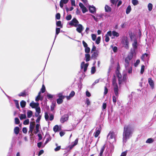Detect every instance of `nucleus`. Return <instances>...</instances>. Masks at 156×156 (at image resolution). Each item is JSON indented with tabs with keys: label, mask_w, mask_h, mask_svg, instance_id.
<instances>
[{
	"label": "nucleus",
	"mask_w": 156,
	"mask_h": 156,
	"mask_svg": "<svg viewBox=\"0 0 156 156\" xmlns=\"http://www.w3.org/2000/svg\"><path fill=\"white\" fill-rule=\"evenodd\" d=\"M132 133V127L130 125H125L124 128L123 136V138L126 140L131 136Z\"/></svg>",
	"instance_id": "nucleus-1"
},
{
	"label": "nucleus",
	"mask_w": 156,
	"mask_h": 156,
	"mask_svg": "<svg viewBox=\"0 0 156 156\" xmlns=\"http://www.w3.org/2000/svg\"><path fill=\"white\" fill-rule=\"evenodd\" d=\"M133 53H131L125 59V68H127L128 66H129L130 61L133 58Z\"/></svg>",
	"instance_id": "nucleus-2"
},
{
	"label": "nucleus",
	"mask_w": 156,
	"mask_h": 156,
	"mask_svg": "<svg viewBox=\"0 0 156 156\" xmlns=\"http://www.w3.org/2000/svg\"><path fill=\"white\" fill-rule=\"evenodd\" d=\"M79 22L76 18H73L69 23V24L71 26H73L75 27H77Z\"/></svg>",
	"instance_id": "nucleus-3"
},
{
	"label": "nucleus",
	"mask_w": 156,
	"mask_h": 156,
	"mask_svg": "<svg viewBox=\"0 0 156 156\" xmlns=\"http://www.w3.org/2000/svg\"><path fill=\"white\" fill-rule=\"evenodd\" d=\"M122 44L125 45L124 47L125 48H129V42L126 37H124L122 41Z\"/></svg>",
	"instance_id": "nucleus-4"
},
{
	"label": "nucleus",
	"mask_w": 156,
	"mask_h": 156,
	"mask_svg": "<svg viewBox=\"0 0 156 156\" xmlns=\"http://www.w3.org/2000/svg\"><path fill=\"white\" fill-rule=\"evenodd\" d=\"M35 125V122H31L30 124V130L29 131V133H30V132L31 134H30V136H32L33 135V134H32V133L33 130V129L34 128V126Z\"/></svg>",
	"instance_id": "nucleus-5"
},
{
	"label": "nucleus",
	"mask_w": 156,
	"mask_h": 156,
	"mask_svg": "<svg viewBox=\"0 0 156 156\" xmlns=\"http://www.w3.org/2000/svg\"><path fill=\"white\" fill-rule=\"evenodd\" d=\"M92 54L91 55V58L93 59H96L99 54V51L96 50L94 52H92Z\"/></svg>",
	"instance_id": "nucleus-6"
},
{
	"label": "nucleus",
	"mask_w": 156,
	"mask_h": 156,
	"mask_svg": "<svg viewBox=\"0 0 156 156\" xmlns=\"http://www.w3.org/2000/svg\"><path fill=\"white\" fill-rule=\"evenodd\" d=\"M68 118L69 115L68 114H65L60 119V121L61 122L63 123L67 121L68 120Z\"/></svg>",
	"instance_id": "nucleus-7"
},
{
	"label": "nucleus",
	"mask_w": 156,
	"mask_h": 156,
	"mask_svg": "<svg viewBox=\"0 0 156 156\" xmlns=\"http://www.w3.org/2000/svg\"><path fill=\"white\" fill-rule=\"evenodd\" d=\"M88 65L89 64L88 63H86V64H85V62H83L81 63V69H82L84 67L83 71L84 72H85L87 69V68Z\"/></svg>",
	"instance_id": "nucleus-8"
},
{
	"label": "nucleus",
	"mask_w": 156,
	"mask_h": 156,
	"mask_svg": "<svg viewBox=\"0 0 156 156\" xmlns=\"http://www.w3.org/2000/svg\"><path fill=\"white\" fill-rule=\"evenodd\" d=\"M78 27L76 29V30L79 33H81L83 29V27L81 24H78Z\"/></svg>",
	"instance_id": "nucleus-9"
},
{
	"label": "nucleus",
	"mask_w": 156,
	"mask_h": 156,
	"mask_svg": "<svg viewBox=\"0 0 156 156\" xmlns=\"http://www.w3.org/2000/svg\"><path fill=\"white\" fill-rule=\"evenodd\" d=\"M65 96L63 95L59 96V98L57 100V102L58 104H61L63 101V99L64 98Z\"/></svg>",
	"instance_id": "nucleus-10"
},
{
	"label": "nucleus",
	"mask_w": 156,
	"mask_h": 156,
	"mask_svg": "<svg viewBox=\"0 0 156 156\" xmlns=\"http://www.w3.org/2000/svg\"><path fill=\"white\" fill-rule=\"evenodd\" d=\"M112 84L114 87H118V84L116 82V76L114 75L112 78Z\"/></svg>",
	"instance_id": "nucleus-11"
},
{
	"label": "nucleus",
	"mask_w": 156,
	"mask_h": 156,
	"mask_svg": "<svg viewBox=\"0 0 156 156\" xmlns=\"http://www.w3.org/2000/svg\"><path fill=\"white\" fill-rule=\"evenodd\" d=\"M115 133L114 132H110L108 135L109 139H111L115 138Z\"/></svg>",
	"instance_id": "nucleus-12"
},
{
	"label": "nucleus",
	"mask_w": 156,
	"mask_h": 156,
	"mask_svg": "<svg viewBox=\"0 0 156 156\" xmlns=\"http://www.w3.org/2000/svg\"><path fill=\"white\" fill-rule=\"evenodd\" d=\"M148 82L150 85L152 89L154 88V83L153 81L152 80L151 78H150L148 79Z\"/></svg>",
	"instance_id": "nucleus-13"
},
{
	"label": "nucleus",
	"mask_w": 156,
	"mask_h": 156,
	"mask_svg": "<svg viewBox=\"0 0 156 156\" xmlns=\"http://www.w3.org/2000/svg\"><path fill=\"white\" fill-rule=\"evenodd\" d=\"M78 141V139H76L73 142V144L72 145H69L68 146V147L69 148V150H71L77 144Z\"/></svg>",
	"instance_id": "nucleus-14"
},
{
	"label": "nucleus",
	"mask_w": 156,
	"mask_h": 156,
	"mask_svg": "<svg viewBox=\"0 0 156 156\" xmlns=\"http://www.w3.org/2000/svg\"><path fill=\"white\" fill-rule=\"evenodd\" d=\"M69 0H61L60 2V6L61 8L63 7V4H66L67 3Z\"/></svg>",
	"instance_id": "nucleus-15"
},
{
	"label": "nucleus",
	"mask_w": 156,
	"mask_h": 156,
	"mask_svg": "<svg viewBox=\"0 0 156 156\" xmlns=\"http://www.w3.org/2000/svg\"><path fill=\"white\" fill-rule=\"evenodd\" d=\"M39 105V104L38 103H34L33 102H31L30 103V105L32 108H35L37 107H38Z\"/></svg>",
	"instance_id": "nucleus-16"
},
{
	"label": "nucleus",
	"mask_w": 156,
	"mask_h": 156,
	"mask_svg": "<svg viewBox=\"0 0 156 156\" xmlns=\"http://www.w3.org/2000/svg\"><path fill=\"white\" fill-rule=\"evenodd\" d=\"M45 137H46V141L44 143V144H47L49 141H50L51 140V138L49 134H46L45 135Z\"/></svg>",
	"instance_id": "nucleus-17"
},
{
	"label": "nucleus",
	"mask_w": 156,
	"mask_h": 156,
	"mask_svg": "<svg viewBox=\"0 0 156 156\" xmlns=\"http://www.w3.org/2000/svg\"><path fill=\"white\" fill-rule=\"evenodd\" d=\"M113 89L115 95L117 98H118L119 95L118 87H114Z\"/></svg>",
	"instance_id": "nucleus-18"
},
{
	"label": "nucleus",
	"mask_w": 156,
	"mask_h": 156,
	"mask_svg": "<svg viewBox=\"0 0 156 156\" xmlns=\"http://www.w3.org/2000/svg\"><path fill=\"white\" fill-rule=\"evenodd\" d=\"M132 46L133 48V50L134 52L136 49L137 47V42L136 40H135L134 41V42L132 44Z\"/></svg>",
	"instance_id": "nucleus-19"
},
{
	"label": "nucleus",
	"mask_w": 156,
	"mask_h": 156,
	"mask_svg": "<svg viewBox=\"0 0 156 156\" xmlns=\"http://www.w3.org/2000/svg\"><path fill=\"white\" fill-rule=\"evenodd\" d=\"M105 145L103 146L101 148L100 150V153L99 154V156H103V154L105 150Z\"/></svg>",
	"instance_id": "nucleus-20"
},
{
	"label": "nucleus",
	"mask_w": 156,
	"mask_h": 156,
	"mask_svg": "<svg viewBox=\"0 0 156 156\" xmlns=\"http://www.w3.org/2000/svg\"><path fill=\"white\" fill-rule=\"evenodd\" d=\"M126 70L127 71L129 74L131 73L132 72V68L131 66H128L127 68H125Z\"/></svg>",
	"instance_id": "nucleus-21"
},
{
	"label": "nucleus",
	"mask_w": 156,
	"mask_h": 156,
	"mask_svg": "<svg viewBox=\"0 0 156 156\" xmlns=\"http://www.w3.org/2000/svg\"><path fill=\"white\" fill-rule=\"evenodd\" d=\"M14 133L16 134V135L18 134L20 132L19 128L18 126L15 127L14 129Z\"/></svg>",
	"instance_id": "nucleus-22"
},
{
	"label": "nucleus",
	"mask_w": 156,
	"mask_h": 156,
	"mask_svg": "<svg viewBox=\"0 0 156 156\" xmlns=\"http://www.w3.org/2000/svg\"><path fill=\"white\" fill-rule=\"evenodd\" d=\"M89 9L91 13H94L96 11V8L94 6H90L89 7Z\"/></svg>",
	"instance_id": "nucleus-23"
},
{
	"label": "nucleus",
	"mask_w": 156,
	"mask_h": 156,
	"mask_svg": "<svg viewBox=\"0 0 156 156\" xmlns=\"http://www.w3.org/2000/svg\"><path fill=\"white\" fill-rule=\"evenodd\" d=\"M105 9L106 12H110L111 11V8L108 5H106L105 7Z\"/></svg>",
	"instance_id": "nucleus-24"
},
{
	"label": "nucleus",
	"mask_w": 156,
	"mask_h": 156,
	"mask_svg": "<svg viewBox=\"0 0 156 156\" xmlns=\"http://www.w3.org/2000/svg\"><path fill=\"white\" fill-rule=\"evenodd\" d=\"M127 75L126 73H124L123 75L122 78L123 82L126 83L127 80Z\"/></svg>",
	"instance_id": "nucleus-25"
},
{
	"label": "nucleus",
	"mask_w": 156,
	"mask_h": 156,
	"mask_svg": "<svg viewBox=\"0 0 156 156\" xmlns=\"http://www.w3.org/2000/svg\"><path fill=\"white\" fill-rule=\"evenodd\" d=\"M85 58L86 61L87 62L90 60V54H85Z\"/></svg>",
	"instance_id": "nucleus-26"
},
{
	"label": "nucleus",
	"mask_w": 156,
	"mask_h": 156,
	"mask_svg": "<svg viewBox=\"0 0 156 156\" xmlns=\"http://www.w3.org/2000/svg\"><path fill=\"white\" fill-rule=\"evenodd\" d=\"M33 115V112L31 110H28L27 112V116L28 118H30Z\"/></svg>",
	"instance_id": "nucleus-27"
},
{
	"label": "nucleus",
	"mask_w": 156,
	"mask_h": 156,
	"mask_svg": "<svg viewBox=\"0 0 156 156\" xmlns=\"http://www.w3.org/2000/svg\"><path fill=\"white\" fill-rule=\"evenodd\" d=\"M26 95V90H24L23 92L20 93L19 94L18 96L20 97H25Z\"/></svg>",
	"instance_id": "nucleus-28"
},
{
	"label": "nucleus",
	"mask_w": 156,
	"mask_h": 156,
	"mask_svg": "<svg viewBox=\"0 0 156 156\" xmlns=\"http://www.w3.org/2000/svg\"><path fill=\"white\" fill-rule=\"evenodd\" d=\"M100 133V130L98 129L94 133V137L96 138L98 137Z\"/></svg>",
	"instance_id": "nucleus-29"
},
{
	"label": "nucleus",
	"mask_w": 156,
	"mask_h": 156,
	"mask_svg": "<svg viewBox=\"0 0 156 156\" xmlns=\"http://www.w3.org/2000/svg\"><path fill=\"white\" fill-rule=\"evenodd\" d=\"M26 102L25 101L23 100L22 101L20 102L21 107L22 108H24L26 105Z\"/></svg>",
	"instance_id": "nucleus-30"
},
{
	"label": "nucleus",
	"mask_w": 156,
	"mask_h": 156,
	"mask_svg": "<svg viewBox=\"0 0 156 156\" xmlns=\"http://www.w3.org/2000/svg\"><path fill=\"white\" fill-rule=\"evenodd\" d=\"M75 94V93L74 91H72L70 93V94L69 95V96L67 97V99H70L69 97H73V96H74Z\"/></svg>",
	"instance_id": "nucleus-31"
},
{
	"label": "nucleus",
	"mask_w": 156,
	"mask_h": 156,
	"mask_svg": "<svg viewBox=\"0 0 156 156\" xmlns=\"http://www.w3.org/2000/svg\"><path fill=\"white\" fill-rule=\"evenodd\" d=\"M56 25L57 27H60L61 28H62L63 25L61 23V21H57L56 23Z\"/></svg>",
	"instance_id": "nucleus-32"
},
{
	"label": "nucleus",
	"mask_w": 156,
	"mask_h": 156,
	"mask_svg": "<svg viewBox=\"0 0 156 156\" xmlns=\"http://www.w3.org/2000/svg\"><path fill=\"white\" fill-rule=\"evenodd\" d=\"M40 125L38 124H37L36 125V131L34 132L35 134H37L39 132V127Z\"/></svg>",
	"instance_id": "nucleus-33"
},
{
	"label": "nucleus",
	"mask_w": 156,
	"mask_h": 156,
	"mask_svg": "<svg viewBox=\"0 0 156 156\" xmlns=\"http://www.w3.org/2000/svg\"><path fill=\"white\" fill-rule=\"evenodd\" d=\"M131 10V7L130 5L128 6L126 8V13L127 14H129Z\"/></svg>",
	"instance_id": "nucleus-34"
},
{
	"label": "nucleus",
	"mask_w": 156,
	"mask_h": 156,
	"mask_svg": "<svg viewBox=\"0 0 156 156\" xmlns=\"http://www.w3.org/2000/svg\"><path fill=\"white\" fill-rule=\"evenodd\" d=\"M14 101L15 102L16 106V107L18 108L19 109L20 108L19 105V102L18 101L16 100H14Z\"/></svg>",
	"instance_id": "nucleus-35"
},
{
	"label": "nucleus",
	"mask_w": 156,
	"mask_h": 156,
	"mask_svg": "<svg viewBox=\"0 0 156 156\" xmlns=\"http://www.w3.org/2000/svg\"><path fill=\"white\" fill-rule=\"evenodd\" d=\"M20 118V120H22L24 119H26V115L25 114H21Z\"/></svg>",
	"instance_id": "nucleus-36"
},
{
	"label": "nucleus",
	"mask_w": 156,
	"mask_h": 156,
	"mask_svg": "<svg viewBox=\"0 0 156 156\" xmlns=\"http://www.w3.org/2000/svg\"><path fill=\"white\" fill-rule=\"evenodd\" d=\"M59 126L58 125L55 126L53 127L54 131L56 132L58 131Z\"/></svg>",
	"instance_id": "nucleus-37"
},
{
	"label": "nucleus",
	"mask_w": 156,
	"mask_h": 156,
	"mask_svg": "<svg viewBox=\"0 0 156 156\" xmlns=\"http://www.w3.org/2000/svg\"><path fill=\"white\" fill-rule=\"evenodd\" d=\"M153 5L151 3H149L148 5V8L149 11H151L152 9Z\"/></svg>",
	"instance_id": "nucleus-38"
},
{
	"label": "nucleus",
	"mask_w": 156,
	"mask_h": 156,
	"mask_svg": "<svg viewBox=\"0 0 156 156\" xmlns=\"http://www.w3.org/2000/svg\"><path fill=\"white\" fill-rule=\"evenodd\" d=\"M96 72L95 67L94 66L92 67L91 69V74H94Z\"/></svg>",
	"instance_id": "nucleus-39"
},
{
	"label": "nucleus",
	"mask_w": 156,
	"mask_h": 156,
	"mask_svg": "<svg viewBox=\"0 0 156 156\" xmlns=\"http://www.w3.org/2000/svg\"><path fill=\"white\" fill-rule=\"evenodd\" d=\"M112 35L114 36H116L118 37L119 36V34L117 32L115 31H112Z\"/></svg>",
	"instance_id": "nucleus-40"
},
{
	"label": "nucleus",
	"mask_w": 156,
	"mask_h": 156,
	"mask_svg": "<svg viewBox=\"0 0 156 156\" xmlns=\"http://www.w3.org/2000/svg\"><path fill=\"white\" fill-rule=\"evenodd\" d=\"M45 86L44 84H43L42 86V87L41 88V92L42 93H44L45 91Z\"/></svg>",
	"instance_id": "nucleus-41"
},
{
	"label": "nucleus",
	"mask_w": 156,
	"mask_h": 156,
	"mask_svg": "<svg viewBox=\"0 0 156 156\" xmlns=\"http://www.w3.org/2000/svg\"><path fill=\"white\" fill-rule=\"evenodd\" d=\"M153 141L154 140L153 139L150 138L147 139V140L146 141V143H151L153 142Z\"/></svg>",
	"instance_id": "nucleus-42"
},
{
	"label": "nucleus",
	"mask_w": 156,
	"mask_h": 156,
	"mask_svg": "<svg viewBox=\"0 0 156 156\" xmlns=\"http://www.w3.org/2000/svg\"><path fill=\"white\" fill-rule=\"evenodd\" d=\"M145 66L144 65H143L141 66V70H140V73L143 74L144 71Z\"/></svg>",
	"instance_id": "nucleus-43"
},
{
	"label": "nucleus",
	"mask_w": 156,
	"mask_h": 156,
	"mask_svg": "<svg viewBox=\"0 0 156 156\" xmlns=\"http://www.w3.org/2000/svg\"><path fill=\"white\" fill-rule=\"evenodd\" d=\"M85 52L86 53H88L90 52V48L89 47H87L85 48Z\"/></svg>",
	"instance_id": "nucleus-44"
},
{
	"label": "nucleus",
	"mask_w": 156,
	"mask_h": 156,
	"mask_svg": "<svg viewBox=\"0 0 156 156\" xmlns=\"http://www.w3.org/2000/svg\"><path fill=\"white\" fill-rule=\"evenodd\" d=\"M118 83L120 85L121 83H123L122 82V76H121L120 77L118 78Z\"/></svg>",
	"instance_id": "nucleus-45"
},
{
	"label": "nucleus",
	"mask_w": 156,
	"mask_h": 156,
	"mask_svg": "<svg viewBox=\"0 0 156 156\" xmlns=\"http://www.w3.org/2000/svg\"><path fill=\"white\" fill-rule=\"evenodd\" d=\"M15 123L16 124H18L20 123V121L18 118L16 117L15 119Z\"/></svg>",
	"instance_id": "nucleus-46"
},
{
	"label": "nucleus",
	"mask_w": 156,
	"mask_h": 156,
	"mask_svg": "<svg viewBox=\"0 0 156 156\" xmlns=\"http://www.w3.org/2000/svg\"><path fill=\"white\" fill-rule=\"evenodd\" d=\"M115 73L118 78L120 77L121 76H122L121 74V73H120L119 71H116Z\"/></svg>",
	"instance_id": "nucleus-47"
},
{
	"label": "nucleus",
	"mask_w": 156,
	"mask_h": 156,
	"mask_svg": "<svg viewBox=\"0 0 156 156\" xmlns=\"http://www.w3.org/2000/svg\"><path fill=\"white\" fill-rule=\"evenodd\" d=\"M117 97H116L115 96H112V101L115 104L116 102V99L117 98Z\"/></svg>",
	"instance_id": "nucleus-48"
},
{
	"label": "nucleus",
	"mask_w": 156,
	"mask_h": 156,
	"mask_svg": "<svg viewBox=\"0 0 156 156\" xmlns=\"http://www.w3.org/2000/svg\"><path fill=\"white\" fill-rule=\"evenodd\" d=\"M117 0H110V1L111 3L114 5H116L117 2L118 1H117Z\"/></svg>",
	"instance_id": "nucleus-49"
},
{
	"label": "nucleus",
	"mask_w": 156,
	"mask_h": 156,
	"mask_svg": "<svg viewBox=\"0 0 156 156\" xmlns=\"http://www.w3.org/2000/svg\"><path fill=\"white\" fill-rule=\"evenodd\" d=\"M132 3L133 5H135L138 4V2L137 0H133L132 1Z\"/></svg>",
	"instance_id": "nucleus-50"
},
{
	"label": "nucleus",
	"mask_w": 156,
	"mask_h": 156,
	"mask_svg": "<svg viewBox=\"0 0 156 156\" xmlns=\"http://www.w3.org/2000/svg\"><path fill=\"white\" fill-rule=\"evenodd\" d=\"M29 123V120L28 119H27L25 120L23 122V124L24 125H28Z\"/></svg>",
	"instance_id": "nucleus-51"
},
{
	"label": "nucleus",
	"mask_w": 156,
	"mask_h": 156,
	"mask_svg": "<svg viewBox=\"0 0 156 156\" xmlns=\"http://www.w3.org/2000/svg\"><path fill=\"white\" fill-rule=\"evenodd\" d=\"M101 39V38L100 37H98L97 40L96 41V43L97 44H99L100 43Z\"/></svg>",
	"instance_id": "nucleus-52"
},
{
	"label": "nucleus",
	"mask_w": 156,
	"mask_h": 156,
	"mask_svg": "<svg viewBox=\"0 0 156 156\" xmlns=\"http://www.w3.org/2000/svg\"><path fill=\"white\" fill-rule=\"evenodd\" d=\"M104 88L105 89L104 94V95H106L107 94L108 92V89L106 86Z\"/></svg>",
	"instance_id": "nucleus-53"
},
{
	"label": "nucleus",
	"mask_w": 156,
	"mask_h": 156,
	"mask_svg": "<svg viewBox=\"0 0 156 156\" xmlns=\"http://www.w3.org/2000/svg\"><path fill=\"white\" fill-rule=\"evenodd\" d=\"M71 18L72 16L71 14L67 16L66 18V20H69L71 19Z\"/></svg>",
	"instance_id": "nucleus-54"
},
{
	"label": "nucleus",
	"mask_w": 156,
	"mask_h": 156,
	"mask_svg": "<svg viewBox=\"0 0 156 156\" xmlns=\"http://www.w3.org/2000/svg\"><path fill=\"white\" fill-rule=\"evenodd\" d=\"M61 16L59 13H57L55 16V18L57 20H59L60 19Z\"/></svg>",
	"instance_id": "nucleus-55"
},
{
	"label": "nucleus",
	"mask_w": 156,
	"mask_h": 156,
	"mask_svg": "<svg viewBox=\"0 0 156 156\" xmlns=\"http://www.w3.org/2000/svg\"><path fill=\"white\" fill-rule=\"evenodd\" d=\"M36 112L41 113V110L39 106L35 108Z\"/></svg>",
	"instance_id": "nucleus-56"
},
{
	"label": "nucleus",
	"mask_w": 156,
	"mask_h": 156,
	"mask_svg": "<svg viewBox=\"0 0 156 156\" xmlns=\"http://www.w3.org/2000/svg\"><path fill=\"white\" fill-rule=\"evenodd\" d=\"M44 117L46 120L47 121L48 119L49 116L47 112H45Z\"/></svg>",
	"instance_id": "nucleus-57"
},
{
	"label": "nucleus",
	"mask_w": 156,
	"mask_h": 156,
	"mask_svg": "<svg viewBox=\"0 0 156 156\" xmlns=\"http://www.w3.org/2000/svg\"><path fill=\"white\" fill-rule=\"evenodd\" d=\"M81 9L82 12L83 13H85V12L88 11V10H87V8L85 6L82 8Z\"/></svg>",
	"instance_id": "nucleus-58"
},
{
	"label": "nucleus",
	"mask_w": 156,
	"mask_h": 156,
	"mask_svg": "<svg viewBox=\"0 0 156 156\" xmlns=\"http://www.w3.org/2000/svg\"><path fill=\"white\" fill-rule=\"evenodd\" d=\"M105 41L106 42H108L109 41L110 39L108 36V34H106L105 35Z\"/></svg>",
	"instance_id": "nucleus-59"
},
{
	"label": "nucleus",
	"mask_w": 156,
	"mask_h": 156,
	"mask_svg": "<svg viewBox=\"0 0 156 156\" xmlns=\"http://www.w3.org/2000/svg\"><path fill=\"white\" fill-rule=\"evenodd\" d=\"M60 28H56V35H57L60 32Z\"/></svg>",
	"instance_id": "nucleus-60"
},
{
	"label": "nucleus",
	"mask_w": 156,
	"mask_h": 156,
	"mask_svg": "<svg viewBox=\"0 0 156 156\" xmlns=\"http://www.w3.org/2000/svg\"><path fill=\"white\" fill-rule=\"evenodd\" d=\"M140 63V60L139 59H138L136 60V62L134 64V66L135 67H136L138 66V65Z\"/></svg>",
	"instance_id": "nucleus-61"
},
{
	"label": "nucleus",
	"mask_w": 156,
	"mask_h": 156,
	"mask_svg": "<svg viewBox=\"0 0 156 156\" xmlns=\"http://www.w3.org/2000/svg\"><path fill=\"white\" fill-rule=\"evenodd\" d=\"M91 37H92V40L93 41H94L96 40V35L95 34H92Z\"/></svg>",
	"instance_id": "nucleus-62"
},
{
	"label": "nucleus",
	"mask_w": 156,
	"mask_h": 156,
	"mask_svg": "<svg viewBox=\"0 0 156 156\" xmlns=\"http://www.w3.org/2000/svg\"><path fill=\"white\" fill-rule=\"evenodd\" d=\"M41 115H39L37 119L36 120V122L37 123H39L40 121L41 118Z\"/></svg>",
	"instance_id": "nucleus-63"
},
{
	"label": "nucleus",
	"mask_w": 156,
	"mask_h": 156,
	"mask_svg": "<svg viewBox=\"0 0 156 156\" xmlns=\"http://www.w3.org/2000/svg\"><path fill=\"white\" fill-rule=\"evenodd\" d=\"M82 43L84 48L87 47L88 46L87 43L84 41H82Z\"/></svg>",
	"instance_id": "nucleus-64"
}]
</instances>
